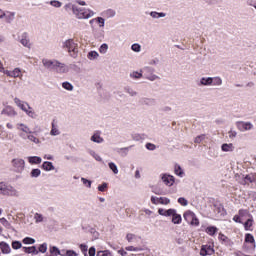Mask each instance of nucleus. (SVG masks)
Returning <instances> with one entry per match:
<instances>
[{
  "instance_id": "7",
  "label": "nucleus",
  "mask_w": 256,
  "mask_h": 256,
  "mask_svg": "<svg viewBox=\"0 0 256 256\" xmlns=\"http://www.w3.org/2000/svg\"><path fill=\"white\" fill-rule=\"evenodd\" d=\"M12 167H14L16 173H23L25 170V160L21 158H14L12 160Z\"/></svg>"
},
{
  "instance_id": "28",
  "label": "nucleus",
  "mask_w": 256,
  "mask_h": 256,
  "mask_svg": "<svg viewBox=\"0 0 256 256\" xmlns=\"http://www.w3.org/2000/svg\"><path fill=\"white\" fill-rule=\"evenodd\" d=\"M49 251L53 256H65V253H61L57 246H49Z\"/></svg>"
},
{
  "instance_id": "5",
  "label": "nucleus",
  "mask_w": 256,
  "mask_h": 256,
  "mask_svg": "<svg viewBox=\"0 0 256 256\" xmlns=\"http://www.w3.org/2000/svg\"><path fill=\"white\" fill-rule=\"evenodd\" d=\"M185 221L193 227H199V218L193 213V211H186L183 215Z\"/></svg>"
},
{
  "instance_id": "45",
  "label": "nucleus",
  "mask_w": 256,
  "mask_h": 256,
  "mask_svg": "<svg viewBox=\"0 0 256 256\" xmlns=\"http://www.w3.org/2000/svg\"><path fill=\"white\" fill-rule=\"evenodd\" d=\"M50 5L51 7H55V9H61V7H63V3L58 0H51Z\"/></svg>"
},
{
  "instance_id": "52",
  "label": "nucleus",
  "mask_w": 256,
  "mask_h": 256,
  "mask_svg": "<svg viewBox=\"0 0 256 256\" xmlns=\"http://www.w3.org/2000/svg\"><path fill=\"white\" fill-rule=\"evenodd\" d=\"M205 139H207V136H205V134H201L195 138L194 143H203Z\"/></svg>"
},
{
  "instance_id": "58",
  "label": "nucleus",
  "mask_w": 256,
  "mask_h": 256,
  "mask_svg": "<svg viewBox=\"0 0 256 256\" xmlns=\"http://www.w3.org/2000/svg\"><path fill=\"white\" fill-rule=\"evenodd\" d=\"M171 203V199L167 197H160V205H169Z\"/></svg>"
},
{
  "instance_id": "38",
  "label": "nucleus",
  "mask_w": 256,
  "mask_h": 256,
  "mask_svg": "<svg viewBox=\"0 0 256 256\" xmlns=\"http://www.w3.org/2000/svg\"><path fill=\"white\" fill-rule=\"evenodd\" d=\"M245 243H251L252 247L255 249V237H253L251 234L245 235Z\"/></svg>"
},
{
  "instance_id": "16",
  "label": "nucleus",
  "mask_w": 256,
  "mask_h": 256,
  "mask_svg": "<svg viewBox=\"0 0 256 256\" xmlns=\"http://www.w3.org/2000/svg\"><path fill=\"white\" fill-rule=\"evenodd\" d=\"M16 129L19 133H23L24 135L31 133V128L25 123H17Z\"/></svg>"
},
{
  "instance_id": "50",
  "label": "nucleus",
  "mask_w": 256,
  "mask_h": 256,
  "mask_svg": "<svg viewBox=\"0 0 256 256\" xmlns=\"http://www.w3.org/2000/svg\"><path fill=\"white\" fill-rule=\"evenodd\" d=\"M38 253H47V243H42L38 247Z\"/></svg>"
},
{
  "instance_id": "36",
  "label": "nucleus",
  "mask_w": 256,
  "mask_h": 256,
  "mask_svg": "<svg viewBox=\"0 0 256 256\" xmlns=\"http://www.w3.org/2000/svg\"><path fill=\"white\" fill-rule=\"evenodd\" d=\"M142 105H147V107H153L155 105V99L153 98H143L141 100Z\"/></svg>"
},
{
  "instance_id": "8",
  "label": "nucleus",
  "mask_w": 256,
  "mask_h": 256,
  "mask_svg": "<svg viewBox=\"0 0 256 256\" xmlns=\"http://www.w3.org/2000/svg\"><path fill=\"white\" fill-rule=\"evenodd\" d=\"M4 75H6L7 77H13V79H23V70H21V68L19 67H16L12 71H4Z\"/></svg>"
},
{
  "instance_id": "6",
  "label": "nucleus",
  "mask_w": 256,
  "mask_h": 256,
  "mask_svg": "<svg viewBox=\"0 0 256 256\" xmlns=\"http://www.w3.org/2000/svg\"><path fill=\"white\" fill-rule=\"evenodd\" d=\"M19 109H21V111H24V113H26V115L29 116L30 119H37V117H38L35 110H33V108L27 102H22Z\"/></svg>"
},
{
  "instance_id": "60",
  "label": "nucleus",
  "mask_w": 256,
  "mask_h": 256,
  "mask_svg": "<svg viewBox=\"0 0 256 256\" xmlns=\"http://www.w3.org/2000/svg\"><path fill=\"white\" fill-rule=\"evenodd\" d=\"M151 203H153V205H160L161 197L152 196L151 197Z\"/></svg>"
},
{
  "instance_id": "2",
  "label": "nucleus",
  "mask_w": 256,
  "mask_h": 256,
  "mask_svg": "<svg viewBox=\"0 0 256 256\" xmlns=\"http://www.w3.org/2000/svg\"><path fill=\"white\" fill-rule=\"evenodd\" d=\"M158 215H161L162 217H172V223L174 225H181V222L183 221V218H181V214H177V210L173 208H170L168 210L159 208Z\"/></svg>"
},
{
  "instance_id": "39",
  "label": "nucleus",
  "mask_w": 256,
  "mask_h": 256,
  "mask_svg": "<svg viewBox=\"0 0 256 256\" xmlns=\"http://www.w3.org/2000/svg\"><path fill=\"white\" fill-rule=\"evenodd\" d=\"M251 227H253V216H250V218H248L244 223V228L246 231H251Z\"/></svg>"
},
{
  "instance_id": "15",
  "label": "nucleus",
  "mask_w": 256,
  "mask_h": 256,
  "mask_svg": "<svg viewBox=\"0 0 256 256\" xmlns=\"http://www.w3.org/2000/svg\"><path fill=\"white\" fill-rule=\"evenodd\" d=\"M215 253V249L211 245H203L200 250L201 256L213 255Z\"/></svg>"
},
{
  "instance_id": "11",
  "label": "nucleus",
  "mask_w": 256,
  "mask_h": 256,
  "mask_svg": "<svg viewBox=\"0 0 256 256\" xmlns=\"http://www.w3.org/2000/svg\"><path fill=\"white\" fill-rule=\"evenodd\" d=\"M160 177L164 185H166L167 187H173V185H175V176L171 174H161Z\"/></svg>"
},
{
  "instance_id": "59",
  "label": "nucleus",
  "mask_w": 256,
  "mask_h": 256,
  "mask_svg": "<svg viewBox=\"0 0 256 256\" xmlns=\"http://www.w3.org/2000/svg\"><path fill=\"white\" fill-rule=\"evenodd\" d=\"M108 184L107 182H103L101 185L98 186V191L101 193H104V191H107Z\"/></svg>"
},
{
  "instance_id": "35",
  "label": "nucleus",
  "mask_w": 256,
  "mask_h": 256,
  "mask_svg": "<svg viewBox=\"0 0 256 256\" xmlns=\"http://www.w3.org/2000/svg\"><path fill=\"white\" fill-rule=\"evenodd\" d=\"M126 240L128 241V243H138L139 236L129 233L126 235Z\"/></svg>"
},
{
  "instance_id": "4",
  "label": "nucleus",
  "mask_w": 256,
  "mask_h": 256,
  "mask_svg": "<svg viewBox=\"0 0 256 256\" xmlns=\"http://www.w3.org/2000/svg\"><path fill=\"white\" fill-rule=\"evenodd\" d=\"M63 49H66L71 57H77L79 53V44L73 39L65 40L62 44Z\"/></svg>"
},
{
  "instance_id": "24",
  "label": "nucleus",
  "mask_w": 256,
  "mask_h": 256,
  "mask_svg": "<svg viewBox=\"0 0 256 256\" xmlns=\"http://www.w3.org/2000/svg\"><path fill=\"white\" fill-rule=\"evenodd\" d=\"M174 173L177 177H180L181 179L185 177V170L179 164L174 165Z\"/></svg>"
},
{
  "instance_id": "27",
  "label": "nucleus",
  "mask_w": 256,
  "mask_h": 256,
  "mask_svg": "<svg viewBox=\"0 0 256 256\" xmlns=\"http://www.w3.org/2000/svg\"><path fill=\"white\" fill-rule=\"evenodd\" d=\"M0 249L3 255H9L11 253V246L6 242H0Z\"/></svg>"
},
{
  "instance_id": "34",
  "label": "nucleus",
  "mask_w": 256,
  "mask_h": 256,
  "mask_svg": "<svg viewBox=\"0 0 256 256\" xmlns=\"http://www.w3.org/2000/svg\"><path fill=\"white\" fill-rule=\"evenodd\" d=\"M98 51L100 55H107V53L109 52V44L107 43L101 44Z\"/></svg>"
},
{
  "instance_id": "61",
  "label": "nucleus",
  "mask_w": 256,
  "mask_h": 256,
  "mask_svg": "<svg viewBox=\"0 0 256 256\" xmlns=\"http://www.w3.org/2000/svg\"><path fill=\"white\" fill-rule=\"evenodd\" d=\"M239 217H251V214H249V211L247 210H239L238 212Z\"/></svg>"
},
{
  "instance_id": "37",
  "label": "nucleus",
  "mask_w": 256,
  "mask_h": 256,
  "mask_svg": "<svg viewBox=\"0 0 256 256\" xmlns=\"http://www.w3.org/2000/svg\"><path fill=\"white\" fill-rule=\"evenodd\" d=\"M8 187H9V184L5 182H0V195H3L4 197H6Z\"/></svg>"
},
{
  "instance_id": "18",
  "label": "nucleus",
  "mask_w": 256,
  "mask_h": 256,
  "mask_svg": "<svg viewBox=\"0 0 256 256\" xmlns=\"http://www.w3.org/2000/svg\"><path fill=\"white\" fill-rule=\"evenodd\" d=\"M54 71H56V73H67L69 71V68H67V66L65 64L56 60V65L54 66Z\"/></svg>"
},
{
  "instance_id": "42",
  "label": "nucleus",
  "mask_w": 256,
  "mask_h": 256,
  "mask_svg": "<svg viewBox=\"0 0 256 256\" xmlns=\"http://www.w3.org/2000/svg\"><path fill=\"white\" fill-rule=\"evenodd\" d=\"M108 167L110 170H112L114 175H117L119 173V168L117 167V164H115V162H109Z\"/></svg>"
},
{
  "instance_id": "13",
  "label": "nucleus",
  "mask_w": 256,
  "mask_h": 256,
  "mask_svg": "<svg viewBox=\"0 0 256 256\" xmlns=\"http://www.w3.org/2000/svg\"><path fill=\"white\" fill-rule=\"evenodd\" d=\"M142 71L148 81H157V79H159V76L153 74V69L151 67H145Z\"/></svg>"
},
{
  "instance_id": "32",
  "label": "nucleus",
  "mask_w": 256,
  "mask_h": 256,
  "mask_svg": "<svg viewBox=\"0 0 256 256\" xmlns=\"http://www.w3.org/2000/svg\"><path fill=\"white\" fill-rule=\"evenodd\" d=\"M87 59H89V61H97V59H99V52L95 50L88 52Z\"/></svg>"
},
{
  "instance_id": "62",
  "label": "nucleus",
  "mask_w": 256,
  "mask_h": 256,
  "mask_svg": "<svg viewBox=\"0 0 256 256\" xmlns=\"http://www.w3.org/2000/svg\"><path fill=\"white\" fill-rule=\"evenodd\" d=\"M228 137H229V139H235V137H237V131L230 129L228 132Z\"/></svg>"
},
{
  "instance_id": "17",
  "label": "nucleus",
  "mask_w": 256,
  "mask_h": 256,
  "mask_svg": "<svg viewBox=\"0 0 256 256\" xmlns=\"http://www.w3.org/2000/svg\"><path fill=\"white\" fill-rule=\"evenodd\" d=\"M90 141H92V143H105V139L103 137H101V132L96 131L93 133V135L90 137Z\"/></svg>"
},
{
  "instance_id": "19",
  "label": "nucleus",
  "mask_w": 256,
  "mask_h": 256,
  "mask_svg": "<svg viewBox=\"0 0 256 256\" xmlns=\"http://www.w3.org/2000/svg\"><path fill=\"white\" fill-rule=\"evenodd\" d=\"M93 23H97L98 27L100 29H104L105 28V18L101 17V16H98L94 19H91L89 21V25H93Z\"/></svg>"
},
{
  "instance_id": "31",
  "label": "nucleus",
  "mask_w": 256,
  "mask_h": 256,
  "mask_svg": "<svg viewBox=\"0 0 256 256\" xmlns=\"http://www.w3.org/2000/svg\"><path fill=\"white\" fill-rule=\"evenodd\" d=\"M50 135L52 137H57V136L61 135V130H59V127L57 125H55V123H52Z\"/></svg>"
},
{
  "instance_id": "23",
  "label": "nucleus",
  "mask_w": 256,
  "mask_h": 256,
  "mask_svg": "<svg viewBox=\"0 0 256 256\" xmlns=\"http://www.w3.org/2000/svg\"><path fill=\"white\" fill-rule=\"evenodd\" d=\"M221 151L223 153H233L235 151V145L233 143H224L221 145Z\"/></svg>"
},
{
  "instance_id": "14",
  "label": "nucleus",
  "mask_w": 256,
  "mask_h": 256,
  "mask_svg": "<svg viewBox=\"0 0 256 256\" xmlns=\"http://www.w3.org/2000/svg\"><path fill=\"white\" fill-rule=\"evenodd\" d=\"M1 115H7V117H17V111L13 106H6L2 109Z\"/></svg>"
},
{
  "instance_id": "3",
  "label": "nucleus",
  "mask_w": 256,
  "mask_h": 256,
  "mask_svg": "<svg viewBox=\"0 0 256 256\" xmlns=\"http://www.w3.org/2000/svg\"><path fill=\"white\" fill-rule=\"evenodd\" d=\"M199 87H221L223 79L219 76L215 77H202L198 83Z\"/></svg>"
},
{
  "instance_id": "40",
  "label": "nucleus",
  "mask_w": 256,
  "mask_h": 256,
  "mask_svg": "<svg viewBox=\"0 0 256 256\" xmlns=\"http://www.w3.org/2000/svg\"><path fill=\"white\" fill-rule=\"evenodd\" d=\"M217 231H219V229H217V227H215V226H209L206 228L207 235H210L211 237H213V235H215V233H217Z\"/></svg>"
},
{
  "instance_id": "1",
  "label": "nucleus",
  "mask_w": 256,
  "mask_h": 256,
  "mask_svg": "<svg viewBox=\"0 0 256 256\" xmlns=\"http://www.w3.org/2000/svg\"><path fill=\"white\" fill-rule=\"evenodd\" d=\"M64 9L65 11H72L75 19H78L79 21H87V19H91L97 15V13L90 8L79 7L77 4L71 2L65 4Z\"/></svg>"
},
{
  "instance_id": "64",
  "label": "nucleus",
  "mask_w": 256,
  "mask_h": 256,
  "mask_svg": "<svg viewBox=\"0 0 256 256\" xmlns=\"http://www.w3.org/2000/svg\"><path fill=\"white\" fill-rule=\"evenodd\" d=\"M64 256H79L75 250H66V253H64Z\"/></svg>"
},
{
  "instance_id": "10",
  "label": "nucleus",
  "mask_w": 256,
  "mask_h": 256,
  "mask_svg": "<svg viewBox=\"0 0 256 256\" xmlns=\"http://www.w3.org/2000/svg\"><path fill=\"white\" fill-rule=\"evenodd\" d=\"M236 127H237L238 131H240L241 133H245V131H252L253 123L245 122V121H238V122H236Z\"/></svg>"
},
{
  "instance_id": "46",
  "label": "nucleus",
  "mask_w": 256,
  "mask_h": 256,
  "mask_svg": "<svg viewBox=\"0 0 256 256\" xmlns=\"http://www.w3.org/2000/svg\"><path fill=\"white\" fill-rule=\"evenodd\" d=\"M22 243L24 245H35V239L34 238H31V237H25L23 240H22Z\"/></svg>"
},
{
  "instance_id": "33",
  "label": "nucleus",
  "mask_w": 256,
  "mask_h": 256,
  "mask_svg": "<svg viewBox=\"0 0 256 256\" xmlns=\"http://www.w3.org/2000/svg\"><path fill=\"white\" fill-rule=\"evenodd\" d=\"M89 155L95 159V161H98V163H103V158L99 153L95 152V150H89L88 151Z\"/></svg>"
},
{
  "instance_id": "25",
  "label": "nucleus",
  "mask_w": 256,
  "mask_h": 256,
  "mask_svg": "<svg viewBox=\"0 0 256 256\" xmlns=\"http://www.w3.org/2000/svg\"><path fill=\"white\" fill-rule=\"evenodd\" d=\"M102 17H105L106 19H113L115 15H117V12H115L114 9H106L101 13Z\"/></svg>"
},
{
  "instance_id": "21",
  "label": "nucleus",
  "mask_w": 256,
  "mask_h": 256,
  "mask_svg": "<svg viewBox=\"0 0 256 256\" xmlns=\"http://www.w3.org/2000/svg\"><path fill=\"white\" fill-rule=\"evenodd\" d=\"M42 63L46 69H51L52 71L55 70V66L57 65V60H49V59H43Z\"/></svg>"
},
{
  "instance_id": "29",
  "label": "nucleus",
  "mask_w": 256,
  "mask_h": 256,
  "mask_svg": "<svg viewBox=\"0 0 256 256\" xmlns=\"http://www.w3.org/2000/svg\"><path fill=\"white\" fill-rule=\"evenodd\" d=\"M42 169L44 171H55V166L53 165V162L45 161L42 164Z\"/></svg>"
},
{
  "instance_id": "30",
  "label": "nucleus",
  "mask_w": 256,
  "mask_h": 256,
  "mask_svg": "<svg viewBox=\"0 0 256 256\" xmlns=\"http://www.w3.org/2000/svg\"><path fill=\"white\" fill-rule=\"evenodd\" d=\"M150 17H152V19H162L163 17H167V13L152 11L150 12Z\"/></svg>"
},
{
  "instance_id": "55",
  "label": "nucleus",
  "mask_w": 256,
  "mask_h": 256,
  "mask_svg": "<svg viewBox=\"0 0 256 256\" xmlns=\"http://www.w3.org/2000/svg\"><path fill=\"white\" fill-rule=\"evenodd\" d=\"M178 203L182 205V207H187V205H189V201H187V199L184 197L178 198Z\"/></svg>"
},
{
  "instance_id": "56",
  "label": "nucleus",
  "mask_w": 256,
  "mask_h": 256,
  "mask_svg": "<svg viewBox=\"0 0 256 256\" xmlns=\"http://www.w3.org/2000/svg\"><path fill=\"white\" fill-rule=\"evenodd\" d=\"M31 177L37 178L41 175V170H39L38 168L33 169L30 173Z\"/></svg>"
},
{
  "instance_id": "20",
  "label": "nucleus",
  "mask_w": 256,
  "mask_h": 256,
  "mask_svg": "<svg viewBox=\"0 0 256 256\" xmlns=\"http://www.w3.org/2000/svg\"><path fill=\"white\" fill-rule=\"evenodd\" d=\"M21 193L15 187L8 185L6 197H19Z\"/></svg>"
},
{
  "instance_id": "47",
  "label": "nucleus",
  "mask_w": 256,
  "mask_h": 256,
  "mask_svg": "<svg viewBox=\"0 0 256 256\" xmlns=\"http://www.w3.org/2000/svg\"><path fill=\"white\" fill-rule=\"evenodd\" d=\"M131 50L134 51V53H141V44L139 43L132 44Z\"/></svg>"
},
{
  "instance_id": "9",
  "label": "nucleus",
  "mask_w": 256,
  "mask_h": 256,
  "mask_svg": "<svg viewBox=\"0 0 256 256\" xmlns=\"http://www.w3.org/2000/svg\"><path fill=\"white\" fill-rule=\"evenodd\" d=\"M19 137L23 139L24 141H30V143H34L35 145H40L41 140L37 138L35 135H33V131H30L27 135L24 133H19Z\"/></svg>"
},
{
  "instance_id": "41",
  "label": "nucleus",
  "mask_w": 256,
  "mask_h": 256,
  "mask_svg": "<svg viewBox=\"0 0 256 256\" xmlns=\"http://www.w3.org/2000/svg\"><path fill=\"white\" fill-rule=\"evenodd\" d=\"M34 221L35 223H43L45 221V217L41 213H35L34 214Z\"/></svg>"
},
{
  "instance_id": "57",
  "label": "nucleus",
  "mask_w": 256,
  "mask_h": 256,
  "mask_svg": "<svg viewBox=\"0 0 256 256\" xmlns=\"http://www.w3.org/2000/svg\"><path fill=\"white\" fill-rule=\"evenodd\" d=\"M0 223L1 225H3V227H6L7 229L11 227V223L7 221V218H0Z\"/></svg>"
},
{
  "instance_id": "48",
  "label": "nucleus",
  "mask_w": 256,
  "mask_h": 256,
  "mask_svg": "<svg viewBox=\"0 0 256 256\" xmlns=\"http://www.w3.org/2000/svg\"><path fill=\"white\" fill-rule=\"evenodd\" d=\"M130 77H131V79H141V77H143V73L134 71V72L130 73Z\"/></svg>"
},
{
  "instance_id": "22",
  "label": "nucleus",
  "mask_w": 256,
  "mask_h": 256,
  "mask_svg": "<svg viewBox=\"0 0 256 256\" xmlns=\"http://www.w3.org/2000/svg\"><path fill=\"white\" fill-rule=\"evenodd\" d=\"M26 160L30 165H41L43 159L39 156H28L26 157Z\"/></svg>"
},
{
  "instance_id": "53",
  "label": "nucleus",
  "mask_w": 256,
  "mask_h": 256,
  "mask_svg": "<svg viewBox=\"0 0 256 256\" xmlns=\"http://www.w3.org/2000/svg\"><path fill=\"white\" fill-rule=\"evenodd\" d=\"M97 256H113V253L109 250L98 251Z\"/></svg>"
},
{
  "instance_id": "43",
  "label": "nucleus",
  "mask_w": 256,
  "mask_h": 256,
  "mask_svg": "<svg viewBox=\"0 0 256 256\" xmlns=\"http://www.w3.org/2000/svg\"><path fill=\"white\" fill-rule=\"evenodd\" d=\"M129 149H131V147L116 148L115 151L118 152L119 155L125 156L129 153Z\"/></svg>"
},
{
  "instance_id": "26",
  "label": "nucleus",
  "mask_w": 256,
  "mask_h": 256,
  "mask_svg": "<svg viewBox=\"0 0 256 256\" xmlns=\"http://www.w3.org/2000/svg\"><path fill=\"white\" fill-rule=\"evenodd\" d=\"M22 249L24 253H27L28 255H39V250H37V247L35 246L23 247Z\"/></svg>"
},
{
  "instance_id": "44",
  "label": "nucleus",
  "mask_w": 256,
  "mask_h": 256,
  "mask_svg": "<svg viewBox=\"0 0 256 256\" xmlns=\"http://www.w3.org/2000/svg\"><path fill=\"white\" fill-rule=\"evenodd\" d=\"M15 21V12L7 11L6 23H11Z\"/></svg>"
},
{
  "instance_id": "12",
  "label": "nucleus",
  "mask_w": 256,
  "mask_h": 256,
  "mask_svg": "<svg viewBox=\"0 0 256 256\" xmlns=\"http://www.w3.org/2000/svg\"><path fill=\"white\" fill-rule=\"evenodd\" d=\"M18 41L23 45V47H26V49H31V40L29 39V34L26 32L19 36Z\"/></svg>"
},
{
  "instance_id": "54",
  "label": "nucleus",
  "mask_w": 256,
  "mask_h": 256,
  "mask_svg": "<svg viewBox=\"0 0 256 256\" xmlns=\"http://www.w3.org/2000/svg\"><path fill=\"white\" fill-rule=\"evenodd\" d=\"M23 247V244L20 241H13L12 242V249H21Z\"/></svg>"
},
{
  "instance_id": "51",
  "label": "nucleus",
  "mask_w": 256,
  "mask_h": 256,
  "mask_svg": "<svg viewBox=\"0 0 256 256\" xmlns=\"http://www.w3.org/2000/svg\"><path fill=\"white\" fill-rule=\"evenodd\" d=\"M81 181L83 183V185H85V187H87L88 189H91V185H92V181L88 180L87 178H81Z\"/></svg>"
},
{
  "instance_id": "63",
  "label": "nucleus",
  "mask_w": 256,
  "mask_h": 256,
  "mask_svg": "<svg viewBox=\"0 0 256 256\" xmlns=\"http://www.w3.org/2000/svg\"><path fill=\"white\" fill-rule=\"evenodd\" d=\"M245 181L246 183H253V181H255V176H253V174L246 175Z\"/></svg>"
},
{
  "instance_id": "49",
  "label": "nucleus",
  "mask_w": 256,
  "mask_h": 256,
  "mask_svg": "<svg viewBox=\"0 0 256 256\" xmlns=\"http://www.w3.org/2000/svg\"><path fill=\"white\" fill-rule=\"evenodd\" d=\"M62 87L63 89H65L66 91H73L74 87L73 84L69 83V82H63L62 83Z\"/></svg>"
}]
</instances>
